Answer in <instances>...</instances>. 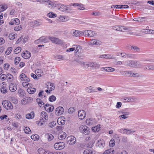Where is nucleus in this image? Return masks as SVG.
Returning a JSON list of instances; mask_svg holds the SVG:
<instances>
[{"instance_id":"1","label":"nucleus","mask_w":154,"mask_h":154,"mask_svg":"<svg viewBox=\"0 0 154 154\" xmlns=\"http://www.w3.org/2000/svg\"><path fill=\"white\" fill-rule=\"evenodd\" d=\"M36 101L39 107H42L43 105V106H45V109L47 111L50 112L52 111L54 109L53 106L50 105L49 104L47 103L46 104L45 106V103L44 102L41 100L40 99H37Z\"/></svg>"},{"instance_id":"2","label":"nucleus","mask_w":154,"mask_h":154,"mask_svg":"<svg viewBox=\"0 0 154 154\" xmlns=\"http://www.w3.org/2000/svg\"><path fill=\"white\" fill-rule=\"evenodd\" d=\"M138 61L134 60H129L126 61L124 62V65L130 66L131 67H142L141 64L138 65L137 66Z\"/></svg>"},{"instance_id":"3","label":"nucleus","mask_w":154,"mask_h":154,"mask_svg":"<svg viewBox=\"0 0 154 154\" xmlns=\"http://www.w3.org/2000/svg\"><path fill=\"white\" fill-rule=\"evenodd\" d=\"M2 104L3 107L7 110H11L13 109V107L12 104L9 100H3Z\"/></svg>"},{"instance_id":"4","label":"nucleus","mask_w":154,"mask_h":154,"mask_svg":"<svg viewBox=\"0 0 154 154\" xmlns=\"http://www.w3.org/2000/svg\"><path fill=\"white\" fill-rule=\"evenodd\" d=\"M112 28L114 30L120 32H125L130 29V28L129 27L120 26H112Z\"/></svg>"},{"instance_id":"5","label":"nucleus","mask_w":154,"mask_h":154,"mask_svg":"<svg viewBox=\"0 0 154 154\" xmlns=\"http://www.w3.org/2000/svg\"><path fill=\"white\" fill-rule=\"evenodd\" d=\"M80 131L85 135H88L89 133V128L85 125H81L79 128Z\"/></svg>"},{"instance_id":"6","label":"nucleus","mask_w":154,"mask_h":154,"mask_svg":"<svg viewBox=\"0 0 154 154\" xmlns=\"http://www.w3.org/2000/svg\"><path fill=\"white\" fill-rule=\"evenodd\" d=\"M19 80L23 81V82L25 81L30 82V79L25 74L23 73H22L19 76Z\"/></svg>"},{"instance_id":"7","label":"nucleus","mask_w":154,"mask_h":154,"mask_svg":"<svg viewBox=\"0 0 154 154\" xmlns=\"http://www.w3.org/2000/svg\"><path fill=\"white\" fill-rule=\"evenodd\" d=\"M65 146L64 143L59 142L55 143L54 145V147L56 149L60 150L63 149Z\"/></svg>"},{"instance_id":"8","label":"nucleus","mask_w":154,"mask_h":154,"mask_svg":"<svg viewBox=\"0 0 154 154\" xmlns=\"http://www.w3.org/2000/svg\"><path fill=\"white\" fill-rule=\"evenodd\" d=\"M105 145V142L103 139H100L98 140L96 144V145L97 147L101 149L104 147Z\"/></svg>"},{"instance_id":"9","label":"nucleus","mask_w":154,"mask_h":154,"mask_svg":"<svg viewBox=\"0 0 154 154\" xmlns=\"http://www.w3.org/2000/svg\"><path fill=\"white\" fill-rule=\"evenodd\" d=\"M88 44L89 45H100L102 44V42L97 39H92L90 40Z\"/></svg>"},{"instance_id":"10","label":"nucleus","mask_w":154,"mask_h":154,"mask_svg":"<svg viewBox=\"0 0 154 154\" xmlns=\"http://www.w3.org/2000/svg\"><path fill=\"white\" fill-rule=\"evenodd\" d=\"M139 74L137 73H133L132 71H125V77H137L139 76Z\"/></svg>"},{"instance_id":"11","label":"nucleus","mask_w":154,"mask_h":154,"mask_svg":"<svg viewBox=\"0 0 154 154\" xmlns=\"http://www.w3.org/2000/svg\"><path fill=\"white\" fill-rule=\"evenodd\" d=\"M82 32V31L72 29L71 31V34L73 36L78 37L81 36Z\"/></svg>"},{"instance_id":"12","label":"nucleus","mask_w":154,"mask_h":154,"mask_svg":"<svg viewBox=\"0 0 154 154\" xmlns=\"http://www.w3.org/2000/svg\"><path fill=\"white\" fill-rule=\"evenodd\" d=\"M45 2L46 5H48L49 8H54L56 6V2L55 1H52L50 0H46Z\"/></svg>"},{"instance_id":"13","label":"nucleus","mask_w":154,"mask_h":154,"mask_svg":"<svg viewBox=\"0 0 154 154\" xmlns=\"http://www.w3.org/2000/svg\"><path fill=\"white\" fill-rule=\"evenodd\" d=\"M122 100L124 102H133L135 100V98L134 97H130L122 98Z\"/></svg>"},{"instance_id":"14","label":"nucleus","mask_w":154,"mask_h":154,"mask_svg":"<svg viewBox=\"0 0 154 154\" xmlns=\"http://www.w3.org/2000/svg\"><path fill=\"white\" fill-rule=\"evenodd\" d=\"M64 109L61 106L57 107L55 111V113L57 116L61 115L64 112Z\"/></svg>"},{"instance_id":"15","label":"nucleus","mask_w":154,"mask_h":154,"mask_svg":"<svg viewBox=\"0 0 154 154\" xmlns=\"http://www.w3.org/2000/svg\"><path fill=\"white\" fill-rule=\"evenodd\" d=\"M48 38L49 39H50L53 43L57 44H59L61 43V40L58 38L54 37H49Z\"/></svg>"},{"instance_id":"16","label":"nucleus","mask_w":154,"mask_h":154,"mask_svg":"<svg viewBox=\"0 0 154 154\" xmlns=\"http://www.w3.org/2000/svg\"><path fill=\"white\" fill-rule=\"evenodd\" d=\"M67 139L68 142L70 144H75L76 141L75 137L72 136H69L68 137Z\"/></svg>"},{"instance_id":"17","label":"nucleus","mask_w":154,"mask_h":154,"mask_svg":"<svg viewBox=\"0 0 154 154\" xmlns=\"http://www.w3.org/2000/svg\"><path fill=\"white\" fill-rule=\"evenodd\" d=\"M86 116L85 112L83 110L79 111L78 113V116L80 119H83Z\"/></svg>"},{"instance_id":"18","label":"nucleus","mask_w":154,"mask_h":154,"mask_svg":"<svg viewBox=\"0 0 154 154\" xmlns=\"http://www.w3.org/2000/svg\"><path fill=\"white\" fill-rule=\"evenodd\" d=\"M22 56L24 58L27 59L30 57L31 54L30 52L27 51H26L22 54Z\"/></svg>"},{"instance_id":"19","label":"nucleus","mask_w":154,"mask_h":154,"mask_svg":"<svg viewBox=\"0 0 154 154\" xmlns=\"http://www.w3.org/2000/svg\"><path fill=\"white\" fill-rule=\"evenodd\" d=\"M99 65L95 63H90L89 68L88 69H97L99 68Z\"/></svg>"},{"instance_id":"20","label":"nucleus","mask_w":154,"mask_h":154,"mask_svg":"<svg viewBox=\"0 0 154 154\" xmlns=\"http://www.w3.org/2000/svg\"><path fill=\"white\" fill-rule=\"evenodd\" d=\"M40 118L42 120H43L42 122H44V120H48V116L47 113L45 111H42L41 113Z\"/></svg>"},{"instance_id":"21","label":"nucleus","mask_w":154,"mask_h":154,"mask_svg":"<svg viewBox=\"0 0 154 154\" xmlns=\"http://www.w3.org/2000/svg\"><path fill=\"white\" fill-rule=\"evenodd\" d=\"M119 131L123 134H130L133 133V131L131 130L125 129H122L119 130Z\"/></svg>"},{"instance_id":"22","label":"nucleus","mask_w":154,"mask_h":154,"mask_svg":"<svg viewBox=\"0 0 154 154\" xmlns=\"http://www.w3.org/2000/svg\"><path fill=\"white\" fill-rule=\"evenodd\" d=\"M69 19V17H65L64 16H60L57 20L60 22H65L67 21Z\"/></svg>"},{"instance_id":"23","label":"nucleus","mask_w":154,"mask_h":154,"mask_svg":"<svg viewBox=\"0 0 154 154\" xmlns=\"http://www.w3.org/2000/svg\"><path fill=\"white\" fill-rule=\"evenodd\" d=\"M6 80L8 82H11L14 80V77L13 75L10 73H8L6 75Z\"/></svg>"},{"instance_id":"24","label":"nucleus","mask_w":154,"mask_h":154,"mask_svg":"<svg viewBox=\"0 0 154 154\" xmlns=\"http://www.w3.org/2000/svg\"><path fill=\"white\" fill-rule=\"evenodd\" d=\"M17 86L16 85L11 83L9 85V90L11 92H14L17 89Z\"/></svg>"},{"instance_id":"25","label":"nucleus","mask_w":154,"mask_h":154,"mask_svg":"<svg viewBox=\"0 0 154 154\" xmlns=\"http://www.w3.org/2000/svg\"><path fill=\"white\" fill-rule=\"evenodd\" d=\"M58 9L62 12H67L68 10L67 7L64 5H61Z\"/></svg>"},{"instance_id":"26","label":"nucleus","mask_w":154,"mask_h":154,"mask_svg":"<svg viewBox=\"0 0 154 154\" xmlns=\"http://www.w3.org/2000/svg\"><path fill=\"white\" fill-rule=\"evenodd\" d=\"M54 59L60 61L64 60L65 58L64 56L61 55H56L54 56Z\"/></svg>"},{"instance_id":"27","label":"nucleus","mask_w":154,"mask_h":154,"mask_svg":"<svg viewBox=\"0 0 154 154\" xmlns=\"http://www.w3.org/2000/svg\"><path fill=\"white\" fill-rule=\"evenodd\" d=\"M29 82L25 81L23 82L22 83V86L26 88H29V87H32L33 86L32 84L29 83Z\"/></svg>"},{"instance_id":"28","label":"nucleus","mask_w":154,"mask_h":154,"mask_svg":"<svg viewBox=\"0 0 154 154\" xmlns=\"http://www.w3.org/2000/svg\"><path fill=\"white\" fill-rule=\"evenodd\" d=\"M85 89L87 92L89 93L96 92L97 91L96 89H93L92 87L91 86L86 88Z\"/></svg>"},{"instance_id":"29","label":"nucleus","mask_w":154,"mask_h":154,"mask_svg":"<svg viewBox=\"0 0 154 154\" xmlns=\"http://www.w3.org/2000/svg\"><path fill=\"white\" fill-rule=\"evenodd\" d=\"M34 117V112H32L30 113H28L26 115V117L28 119H33Z\"/></svg>"},{"instance_id":"30","label":"nucleus","mask_w":154,"mask_h":154,"mask_svg":"<svg viewBox=\"0 0 154 154\" xmlns=\"http://www.w3.org/2000/svg\"><path fill=\"white\" fill-rule=\"evenodd\" d=\"M49 39L48 37L47 36H42L39 38L40 42H42L46 43L48 42Z\"/></svg>"},{"instance_id":"31","label":"nucleus","mask_w":154,"mask_h":154,"mask_svg":"<svg viewBox=\"0 0 154 154\" xmlns=\"http://www.w3.org/2000/svg\"><path fill=\"white\" fill-rule=\"evenodd\" d=\"M30 25L35 26H39L42 24V23L38 20H35L30 23Z\"/></svg>"},{"instance_id":"32","label":"nucleus","mask_w":154,"mask_h":154,"mask_svg":"<svg viewBox=\"0 0 154 154\" xmlns=\"http://www.w3.org/2000/svg\"><path fill=\"white\" fill-rule=\"evenodd\" d=\"M47 16L50 18H54L57 16V15L56 14L54 13L52 11H50L47 14Z\"/></svg>"},{"instance_id":"33","label":"nucleus","mask_w":154,"mask_h":154,"mask_svg":"<svg viewBox=\"0 0 154 154\" xmlns=\"http://www.w3.org/2000/svg\"><path fill=\"white\" fill-rule=\"evenodd\" d=\"M66 137V134L63 132L60 133L58 135V138L59 139H64Z\"/></svg>"},{"instance_id":"34","label":"nucleus","mask_w":154,"mask_h":154,"mask_svg":"<svg viewBox=\"0 0 154 154\" xmlns=\"http://www.w3.org/2000/svg\"><path fill=\"white\" fill-rule=\"evenodd\" d=\"M64 119L62 118H59L57 120V122L59 125H63L65 123V120L64 119H65L63 118Z\"/></svg>"},{"instance_id":"35","label":"nucleus","mask_w":154,"mask_h":154,"mask_svg":"<svg viewBox=\"0 0 154 154\" xmlns=\"http://www.w3.org/2000/svg\"><path fill=\"white\" fill-rule=\"evenodd\" d=\"M36 91V89L32 87H29L27 89V91L30 94H34Z\"/></svg>"},{"instance_id":"36","label":"nucleus","mask_w":154,"mask_h":154,"mask_svg":"<svg viewBox=\"0 0 154 154\" xmlns=\"http://www.w3.org/2000/svg\"><path fill=\"white\" fill-rule=\"evenodd\" d=\"M82 66L83 67L88 69L89 68L90 63L88 62H84L81 64Z\"/></svg>"},{"instance_id":"37","label":"nucleus","mask_w":154,"mask_h":154,"mask_svg":"<svg viewBox=\"0 0 154 154\" xmlns=\"http://www.w3.org/2000/svg\"><path fill=\"white\" fill-rule=\"evenodd\" d=\"M94 122V120L92 119H88L86 120V123L87 125H93Z\"/></svg>"},{"instance_id":"38","label":"nucleus","mask_w":154,"mask_h":154,"mask_svg":"<svg viewBox=\"0 0 154 154\" xmlns=\"http://www.w3.org/2000/svg\"><path fill=\"white\" fill-rule=\"evenodd\" d=\"M142 32L145 33H153L154 31L152 29H143L142 31Z\"/></svg>"},{"instance_id":"39","label":"nucleus","mask_w":154,"mask_h":154,"mask_svg":"<svg viewBox=\"0 0 154 154\" xmlns=\"http://www.w3.org/2000/svg\"><path fill=\"white\" fill-rule=\"evenodd\" d=\"M114 151L112 149H110L105 150L103 153V154H113Z\"/></svg>"},{"instance_id":"40","label":"nucleus","mask_w":154,"mask_h":154,"mask_svg":"<svg viewBox=\"0 0 154 154\" xmlns=\"http://www.w3.org/2000/svg\"><path fill=\"white\" fill-rule=\"evenodd\" d=\"M131 49L135 52H139L140 51V48L134 45H132L131 47Z\"/></svg>"},{"instance_id":"41","label":"nucleus","mask_w":154,"mask_h":154,"mask_svg":"<svg viewBox=\"0 0 154 154\" xmlns=\"http://www.w3.org/2000/svg\"><path fill=\"white\" fill-rule=\"evenodd\" d=\"M8 8L7 6L5 5H0V12L6 10Z\"/></svg>"},{"instance_id":"42","label":"nucleus","mask_w":154,"mask_h":154,"mask_svg":"<svg viewBox=\"0 0 154 154\" xmlns=\"http://www.w3.org/2000/svg\"><path fill=\"white\" fill-rule=\"evenodd\" d=\"M83 153L84 154H94L92 150L88 149L85 150Z\"/></svg>"},{"instance_id":"43","label":"nucleus","mask_w":154,"mask_h":154,"mask_svg":"<svg viewBox=\"0 0 154 154\" xmlns=\"http://www.w3.org/2000/svg\"><path fill=\"white\" fill-rule=\"evenodd\" d=\"M45 136L48 138L49 141H51L54 138L53 136L50 134H47L45 135Z\"/></svg>"},{"instance_id":"44","label":"nucleus","mask_w":154,"mask_h":154,"mask_svg":"<svg viewBox=\"0 0 154 154\" xmlns=\"http://www.w3.org/2000/svg\"><path fill=\"white\" fill-rule=\"evenodd\" d=\"M88 37H92L95 35V33L93 31L91 30H88Z\"/></svg>"},{"instance_id":"45","label":"nucleus","mask_w":154,"mask_h":154,"mask_svg":"<svg viewBox=\"0 0 154 154\" xmlns=\"http://www.w3.org/2000/svg\"><path fill=\"white\" fill-rule=\"evenodd\" d=\"M81 49V47L79 45H75V52L77 54L80 53L79 51Z\"/></svg>"},{"instance_id":"46","label":"nucleus","mask_w":154,"mask_h":154,"mask_svg":"<svg viewBox=\"0 0 154 154\" xmlns=\"http://www.w3.org/2000/svg\"><path fill=\"white\" fill-rule=\"evenodd\" d=\"M31 138L35 141H37L39 139V136L37 134L32 135L31 136Z\"/></svg>"},{"instance_id":"47","label":"nucleus","mask_w":154,"mask_h":154,"mask_svg":"<svg viewBox=\"0 0 154 154\" xmlns=\"http://www.w3.org/2000/svg\"><path fill=\"white\" fill-rule=\"evenodd\" d=\"M1 92L3 94H5L7 92V90L6 85H4V86L2 87L1 88Z\"/></svg>"},{"instance_id":"48","label":"nucleus","mask_w":154,"mask_h":154,"mask_svg":"<svg viewBox=\"0 0 154 154\" xmlns=\"http://www.w3.org/2000/svg\"><path fill=\"white\" fill-rule=\"evenodd\" d=\"M136 55L134 54H127V58L130 59L135 58Z\"/></svg>"},{"instance_id":"49","label":"nucleus","mask_w":154,"mask_h":154,"mask_svg":"<svg viewBox=\"0 0 154 154\" xmlns=\"http://www.w3.org/2000/svg\"><path fill=\"white\" fill-rule=\"evenodd\" d=\"M100 125H97V126L92 127V130L94 132L98 131L100 130Z\"/></svg>"},{"instance_id":"50","label":"nucleus","mask_w":154,"mask_h":154,"mask_svg":"<svg viewBox=\"0 0 154 154\" xmlns=\"http://www.w3.org/2000/svg\"><path fill=\"white\" fill-rule=\"evenodd\" d=\"M48 85H47V88L49 89V91H51L53 90H54L55 88V87L54 85V84H50V86L48 87Z\"/></svg>"},{"instance_id":"51","label":"nucleus","mask_w":154,"mask_h":154,"mask_svg":"<svg viewBox=\"0 0 154 154\" xmlns=\"http://www.w3.org/2000/svg\"><path fill=\"white\" fill-rule=\"evenodd\" d=\"M44 93L43 91H41L38 94V95L39 97L41 98H44V99H46V96L44 95Z\"/></svg>"},{"instance_id":"52","label":"nucleus","mask_w":154,"mask_h":154,"mask_svg":"<svg viewBox=\"0 0 154 154\" xmlns=\"http://www.w3.org/2000/svg\"><path fill=\"white\" fill-rule=\"evenodd\" d=\"M75 45H73L72 46V48H69L66 50V52H70L73 51L75 50Z\"/></svg>"},{"instance_id":"53","label":"nucleus","mask_w":154,"mask_h":154,"mask_svg":"<svg viewBox=\"0 0 154 154\" xmlns=\"http://www.w3.org/2000/svg\"><path fill=\"white\" fill-rule=\"evenodd\" d=\"M56 99V97L54 95H51L50 96L49 98V100L51 102H53Z\"/></svg>"},{"instance_id":"54","label":"nucleus","mask_w":154,"mask_h":154,"mask_svg":"<svg viewBox=\"0 0 154 154\" xmlns=\"http://www.w3.org/2000/svg\"><path fill=\"white\" fill-rule=\"evenodd\" d=\"M12 48L11 47H9L5 51V54L7 55H9L12 51Z\"/></svg>"},{"instance_id":"55","label":"nucleus","mask_w":154,"mask_h":154,"mask_svg":"<svg viewBox=\"0 0 154 154\" xmlns=\"http://www.w3.org/2000/svg\"><path fill=\"white\" fill-rule=\"evenodd\" d=\"M105 56L106 59H115V57H114L109 54H105Z\"/></svg>"},{"instance_id":"56","label":"nucleus","mask_w":154,"mask_h":154,"mask_svg":"<svg viewBox=\"0 0 154 154\" xmlns=\"http://www.w3.org/2000/svg\"><path fill=\"white\" fill-rule=\"evenodd\" d=\"M117 56H121L122 57L127 58V54H126L124 52L118 53L117 54Z\"/></svg>"},{"instance_id":"57","label":"nucleus","mask_w":154,"mask_h":154,"mask_svg":"<svg viewBox=\"0 0 154 154\" xmlns=\"http://www.w3.org/2000/svg\"><path fill=\"white\" fill-rule=\"evenodd\" d=\"M21 103L22 105H25L28 103V100H27L26 98H23L21 101Z\"/></svg>"},{"instance_id":"58","label":"nucleus","mask_w":154,"mask_h":154,"mask_svg":"<svg viewBox=\"0 0 154 154\" xmlns=\"http://www.w3.org/2000/svg\"><path fill=\"white\" fill-rule=\"evenodd\" d=\"M20 60V58L19 57H16L14 59V64L17 65L18 64Z\"/></svg>"},{"instance_id":"59","label":"nucleus","mask_w":154,"mask_h":154,"mask_svg":"<svg viewBox=\"0 0 154 154\" xmlns=\"http://www.w3.org/2000/svg\"><path fill=\"white\" fill-rule=\"evenodd\" d=\"M115 141L114 139L111 140L109 142V145L110 146L112 147L115 145Z\"/></svg>"},{"instance_id":"60","label":"nucleus","mask_w":154,"mask_h":154,"mask_svg":"<svg viewBox=\"0 0 154 154\" xmlns=\"http://www.w3.org/2000/svg\"><path fill=\"white\" fill-rule=\"evenodd\" d=\"M9 39L11 40H12L14 39L15 38V35L14 34L12 33L10 34L9 36Z\"/></svg>"},{"instance_id":"61","label":"nucleus","mask_w":154,"mask_h":154,"mask_svg":"<svg viewBox=\"0 0 154 154\" xmlns=\"http://www.w3.org/2000/svg\"><path fill=\"white\" fill-rule=\"evenodd\" d=\"M24 130L25 132L27 134H29L30 133L31 131L29 127H26L24 129Z\"/></svg>"},{"instance_id":"62","label":"nucleus","mask_w":154,"mask_h":154,"mask_svg":"<svg viewBox=\"0 0 154 154\" xmlns=\"http://www.w3.org/2000/svg\"><path fill=\"white\" fill-rule=\"evenodd\" d=\"M114 63L115 64L117 65H124V63H123L121 61L116 60L115 61Z\"/></svg>"},{"instance_id":"63","label":"nucleus","mask_w":154,"mask_h":154,"mask_svg":"<svg viewBox=\"0 0 154 154\" xmlns=\"http://www.w3.org/2000/svg\"><path fill=\"white\" fill-rule=\"evenodd\" d=\"M11 100L12 103L15 104H17L18 103L17 100L15 97H11Z\"/></svg>"},{"instance_id":"64","label":"nucleus","mask_w":154,"mask_h":154,"mask_svg":"<svg viewBox=\"0 0 154 154\" xmlns=\"http://www.w3.org/2000/svg\"><path fill=\"white\" fill-rule=\"evenodd\" d=\"M38 152L39 154H43L44 152H46V150L41 148L38 149Z\"/></svg>"}]
</instances>
